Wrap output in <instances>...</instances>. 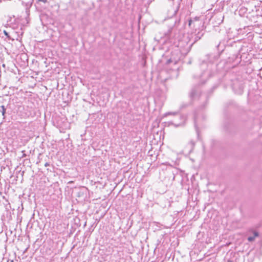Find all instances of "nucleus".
<instances>
[{
  "mask_svg": "<svg viewBox=\"0 0 262 262\" xmlns=\"http://www.w3.org/2000/svg\"><path fill=\"white\" fill-rule=\"evenodd\" d=\"M258 236V233L257 232L255 231L254 232V236H253V237H257Z\"/></svg>",
  "mask_w": 262,
  "mask_h": 262,
  "instance_id": "8",
  "label": "nucleus"
},
{
  "mask_svg": "<svg viewBox=\"0 0 262 262\" xmlns=\"http://www.w3.org/2000/svg\"><path fill=\"white\" fill-rule=\"evenodd\" d=\"M255 239V237L253 236H249L248 238V240L249 242H253Z\"/></svg>",
  "mask_w": 262,
  "mask_h": 262,
  "instance_id": "6",
  "label": "nucleus"
},
{
  "mask_svg": "<svg viewBox=\"0 0 262 262\" xmlns=\"http://www.w3.org/2000/svg\"><path fill=\"white\" fill-rule=\"evenodd\" d=\"M196 94V91L195 90L193 89L191 91L190 96L191 98H193L195 97V95Z\"/></svg>",
  "mask_w": 262,
  "mask_h": 262,
  "instance_id": "4",
  "label": "nucleus"
},
{
  "mask_svg": "<svg viewBox=\"0 0 262 262\" xmlns=\"http://www.w3.org/2000/svg\"><path fill=\"white\" fill-rule=\"evenodd\" d=\"M195 142L193 140H190L188 143L186 145L185 148L186 151L190 153L191 152L194 147Z\"/></svg>",
  "mask_w": 262,
  "mask_h": 262,
  "instance_id": "1",
  "label": "nucleus"
},
{
  "mask_svg": "<svg viewBox=\"0 0 262 262\" xmlns=\"http://www.w3.org/2000/svg\"><path fill=\"white\" fill-rule=\"evenodd\" d=\"M191 23V20H190L189 21V26L190 25Z\"/></svg>",
  "mask_w": 262,
  "mask_h": 262,
  "instance_id": "13",
  "label": "nucleus"
},
{
  "mask_svg": "<svg viewBox=\"0 0 262 262\" xmlns=\"http://www.w3.org/2000/svg\"><path fill=\"white\" fill-rule=\"evenodd\" d=\"M180 124H177V125H176L177 126H179Z\"/></svg>",
  "mask_w": 262,
  "mask_h": 262,
  "instance_id": "15",
  "label": "nucleus"
},
{
  "mask_svg": "<svg viewBox=\"0 0 262 262\" xmlns=\"http://www.w3.org/2000/svg\"><path fill=\"white\" fill-rule=\"evenodd\" d=\"M228 262H233V261L231 260H228Z\"/></svg>",
  "mask_w": 262,
  "mask_h": 262,
  "instance_id": "14",
  "label": "nucleus"
},
{
  "mask_svg": "<svg viewBox=\"0 0 262 262\" xmlns=\"http://www.w3.org/2000/svg\"><path fill=\"white\" fill-rule=\"evenodd\" d=\"M7 262H14L13 260H11V259H9L8 260Z\"/></svg>",
  "mask_w": 262,
  "mask_h": 262,
  "instance_id": "12",
  "label": "nucleus"
},
{
  "mask_svg": "<svg viewBox=\"0 0 262 262\" xmlns=\"http://www.w3.org/2000/svg\"><path fill=\"white\" fill-rule=\"evenodd\" d=\"M177 114H178L177 112H168V113L165 114V115L166 116L169 115H177Z\"/></svg>",
  "mask_w": 262,
  "mask_h": 262,
  "instance_id": "5",
  "label": "nucleus"
},
{
  "mask_svg": "<svg viewBox=\"0 0 262 262\" xmlns=\"http://www.w3.org/2000/svg\"><path fill=\"white\" fill-rule=\"evenodd\" d=\"M38 1H40V2H42L44 3H46L47 2V0H38Z\"/></svg>",
  "mask_w": 262,
  "mask_h": 262,
  "instance_id": "11",
  "label": "nucleus"
},
{
  "mask_svg": "<svg viewBox=\"0 0 262 262\" xmlns=\"http://www.w3.org/2000/svg\"><path fill=\"white\" fill-rule=\"evenodd\" d=\"M204 33L199 32L196 35V36L195 37V41H196L200 39L201 37L203 36Z\"/></svg>",
  "mask_w": 262,
  "mask_h": 262,
  "instance_id": "3",
  "label": "nucleus"
},
{
  "mask_svg": "<svg viewBox=\"0 0 262 262\" xmlns=\"http://www.w3.org/2000/svg\"><path fill=\"white\" fill-rule=\"evenodd\" d=\"M171 62V60L170 59H168L166 61V63L167 64H169V63H170Z\"/></svg>",
  "mask_w": 262,
  "mask_h": 262,
  "instance_id": "9",
  "label": "nucleus"
},
{
  "mask_svg": "<svg viewBox=\"0 0 262 262\" xmlns=\"http://www.w3.org/2000/svg\"><path fill=\"white\" fill-rule=\"evenodd\" d=\"M49 165H50L49 163L46 162V163L45 164V166H46V167H47V166H49Z\"/></svg>",
  "mask_w": 262,
  "mask_h": 262,
  "instance_id": "10",
  "label": "nucleus"
},
{
  "mask_svg": "<svg viewBox=\"0 0 262 262\" xmlns=\"http://www.w3.org/2000/svg\"><path fill=\"white\" fill-rule=\"evenodd\" d=\"M0 107H1L0 112L2 113V115L3 116V119H4L5 118V113H6V109L4 105H1L0 106Z\"/></svg>",
  "mask_w": 262,
  "mask_h": 262,
  "instance_id": "2",
  "label": "nucleus"
},
{
  "mask_svg": "<svg viewBox=\"0 0 262 262\" xmlns=\"http://www.w3.org/2000/svg\"><path fill=\"white\" fill-rule=\"evenodd\" d=\"M4 34H5V35L7 37L10 38V36H9V34H8V33L7 31H4Z\"/></svg>",
  "mask_w": 262,
  "mask_h": 262,
  "instance_id": "7",
  "label": "nucleus"
}]
</instances>
